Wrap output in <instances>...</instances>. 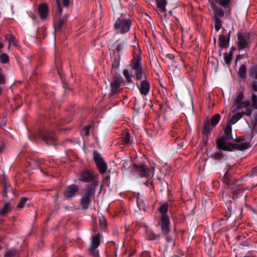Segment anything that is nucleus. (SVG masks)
Masks as SVG:
<instances>
[{"instance_id": "obj_43", "label": "nucleus", "mask_w": 257, "mask_h": 257, "mask_svg": "<svg viewBox=\"0 0 257 257\" xmlns=\"http://www.w3.org/2000/svg\"><path fill=\"white\" fill-rule=\"evenodd\" d=\"M27 201V198L26 197L22 198L20 202L18 203L17 207L19 208H22L24 206Z\"/></svg>"}, {"instance_id": "obj_49", "label": "nucleus", "mask_w": 257, "mask_h": 257, "mask_svg": "<svg viewBox=\"0 0 257 257\" xmlns=\"http://www.w3.org/2000/svg\"><path fill=\"white\" fill-rule=\"evenodd\" d=\"M6 82V78L4 75L0 73V84H5Z\"/></svg>"}, {"instance_id": "obj_17", "label": "nucleus", "mask_w": 257, "mask_h": 257, "mask_svg": "<svg viewBox=\"0 0 257 257\" xmlns=\"http://www.w3.org/2000/svg\"><path fill=\"white\" fill-rule=\"evenodd\" d=\"M121 81L118 78L114 77L111 82V92L116 94L120 90Z\"/></svg>"}, {"instance_id": "obj_21", "label": "nucleus", "mask_w": 257, "mask_h": 257, "mask_svg": "<svg viewBox=\"0 0 257 257\" xmlns=\"http://www.w3.org/2000/svg\"><path fill=\"white\" fill-rule=\"evenodd\" d=\"M249 126L252 132L257 133V112L251 117Z\"/></svg>"}, {"instance_id": "obj_9", "label": "nucleus", "mask_w": 257, "mask_h": 257, "mask_svg": "<svg viewBox=\"0 0 257 257\" xmlns=\"http://www.w3.org/2000/svg\"><path fill=\"white\" fill-rule=\"evenodd\" d=\"M130 172L140 177L149 176V169L144 164H133L130 168Z\"/></svg>"}, {"instance_id": "obj_54", "label": "nucleus", "mask_w": 257, "mask_h": 257, "mask_svg": "<svg viewBox=\"0 0 257 257\" xmlns=\"http://www.w3.org/2000/svg\"><path fill=\"white\" fill-rule=\"evenodd\" d=\"M241 245L243 246H248V241L246 240L241 243Z\"/></svg>"}, {"instance_id": "obj_32", "label": "nucleus", "mask_w": 257, "mask_h": 257, "mask_svg": "<svg viewBox=\"0 0 257 257\" xmlns=\"http://www.w3.org/2000/svg\"><path fill=\"white\" fill-rule=\"evenodd\" d=\"M123 73L126 81L129 83L132 82V78L133 77V75H132V74L130 73L129 71L126 69H124L123 70Z\"/></svg>"}, {"instance_id": "obj_41", "label": "nucleus", "mask_w": 257, "mask_h": 257, "mask_svg": "<svg viewBox=\"0 0 257 257\" xmlns=\"http://www.w3.org/2000/svg\"><path fill=\"white\" fill-rule=\"evenodd\" d=\"M16 253V249H12L6 252L5 254L4 257H14Z\"/></svg>"}, {"instance_id": "obj_31", "label": "nucleus", "mask_w": 257, "mask_h": 257, "mask_svg": "<svg viewBox=\"0 0 257 257\" xmlns=\"http://www.w3.org/2000/svg\"><path fill=\"white\" fill-rule=\"evenodd\" d=\"M233 52L230 51L229 53H225L224 55V59L225 63L229 65L232 60Z\"/></svg>"}, {"instance_id": "obj_37", "label": "nucleus", "mask_w": 257, "mask_h": 257, "mask_svg": "<svg viewBox=\"0 0 257 257\" xmlns=\"http://www.w3.org/2000/svg\"><path fill=\"white\" fill-rule=\"evenodd\" d=\"M9 61V56L6 54L0 55V61L2 63L6 64Z\"/></svg>"}, {"instance_id": "obj_34", "label": "nucleus", "mask_w": 257, "mask_h": 257, "mask_svg": "<svg viewBox=\"0 0 257 257\" xmlns=\"http://www.w3.org/2000/svg\"><path fill=\"white\" fill-rule=\"evenodd\" d=\"M220 119V115L219 114H215L211 118V125L212 126L216 125Z\"/></svg>"}, {"instance_id": "obj_7", "label": "nucleus", "mask_w": 257, "mask_h": 257, "mask_svg": "<svg viewBox=\"0 0 257 257\" xmlns=\"http://www.w3.org/2000/svg\"><path fill=\"white\" fill-rule=\"evenodd\" d=\"M211 7L214 11L213 20L215 22V29L216 31H218L222 27L223 22L220 18L224 17V12L216 4H212Z\"/></svg>"}, {"instance_id": "obj_60", "label": "nucleus", "mask_w": 257, "mask_h": 257, "mask_svg": "<svg viewBox=\"0 0 257 257\" xmlns=\"http://www.w3.org/2000/svg\"><path fill=\"white\" fill-rule=\"evenodd\" d=\"M222 196H223V197L224 198V200H226L227 201H228V200L226 198L225 195L224 194H222Z\"/></svg>"}, {"instance_id": "obj_15", "label": "nucleus", "mask_w": 257, "mask_h": 257, "mask_svg": "<svg viewBox=\"0 0 257 257\" xmlns=\"http://www.w3.org/2000/svg\"><path fill=\"white\" fill-rule=\"evenodd\" d=\"M78 190V186L76 185L72 184L66 187L64 194L66 198H69L74 196Z\"/></svg>"}, {"instance_id": "obj_19", "label": "nucleus", "mask_w": 257, "mask_h": 257, "mask_svg": "<svg viewBox=\"0 0 257 257\" xmlns=\"http://www.w3.org/2000/svg\"><path fill=\"white\" fill-rule=\"evenodd\" d=\"M39 13L42 19H45L48 16V7L47 4H42L39 6Z\"/></svg>"}, {"instance_id": "obj_28", "label": "nucleus", "mask_w": 257, "mask_h": 257, "mask_svg": "<svg viewBox=\"0 0 257 257\" xmlns=\"http://www.w3.org/2000/svg\"><path fill=\"white\" fill-rule=\"evenodd\" d=\"M224 133L226 135V136H224L225 137H227L229 139H230L231 140H233V138L232 136V127L231 126V124H228L227 126L224 128Z\"/></svg>"}, {"instance_id": "obj_29", "label": "nucleus", "mask_w": 257, "mask_h": 257, "mask_svg": "<svg viewBox=\"0 0 257 257\" xmlns=\"http://www.w3.org/2000/svg\"><path fill=\"white\" fill-rule=\"evenodd\" d=\"M246 67L245 65L242 64L238 70V74L240 78L244 79L246 78Z\"/></svg>"}, {"instance_id": "obj_23", "label": "nucleus", "mask_w": 257, "mask_h": 257, "mask_svg": "<svg viewBox=\"0 0 257 257\" xmlns=\"http://www.w3.org/2000/svg\"><path fill=\"white\" fill-rule=\"evenodd\" d=\"M229 39L224 35H220L219 38V46L221 48H225L228 46Z\"/></svg>"}, {"instance_id": "obj_25", "label": "nucleus", "mask_w": 257, "mask_h": 257, "mask_svg": "<svg viewBox=\"0 0 257 257\" xmlns=\"http://www.w3.org/2000/svg\"><path fill=\"white\" fill-rule=\"evenodd\" d=\"M231 0H214V2L224 8H228Z\"/></svg>"}, {"instance_id": "obj_20", "label": "nucleus", "mask_w": 257, "mask_h": 257, "mask_svg": "<svg viewBox=\"0 0 257 257\" xmlns=\"http://www.w3.org/2000/svg\"><path fill=\"white\" fill-rule=\"evenodd\" d=\"M135 38V40L134 41V44L133 45V56L134 59H140L141 58V51L139 47L138 43L136 41Z\"/></svg>"}, {"instance_id": "obj_6", "label": "nucleus", "mask_w": 257, "mask_h": 257, "mask_svg": "<svg viewBox=\"0 0 257 257\" xmlns=\"http://www.w3.org/2000/svg\"><path fill=\"white\" fill-rule=\"evenodd\" d=\"M243 92L242 91L237 92L234 97L233 105L231 107V111L234 113L242 108H249L250 103L247 100L243 101Z\"/></svg>"}, {"instance_id": "obj_38", "label": "nucleus", "mask_w": 257, "mask_h": 257, "mask_svg": "<svg viewBox=\"0 0 257 257\" xmlns=\"http://www.w3.org/2000/svg\"><path fill=\"white\" fill-rule=\"evenodd\" d=\"M160 237V234H156L153 231H150L148 234V238L149 240H155Z\"/></svg>"}, {"instance_id": "obj_12", "label": "nucleus", "mask_w": 257, "mask_h": 257, "mask_svg": "<svg viewBox=\"0 0 257 257\" xmlns=\"http://www.w3.org/2000/svg\"><path fill=\"white\" fill-rule=\"evenodd\" d=\"M251 42V40L249 33L244 34L239 33L237 35V43L239 49H243L247 47Z\"/></svg>"}, {"instance_id": "obj_14", "label": "nucleus", "mask_w": 257, "mask_h": 257, "mask_svg": "<svg viewBox=\"0 0 257 257\" xmlns=\"http://www.w3.org/2000/svg\"><path fill=\"white\" fill-rule=\"evenodd\" d=\"M141 60V58L132 60V68L136 71V78L138 80L141 79L143 75V70L140 65Z\"/></svg>"}, {"instance_id": "obj_39", "label": "nucleus", "mask_w": 257, "mask_h": 257, "mask_svg": "<svg viewBox=\"0 0 257 257\" xmlns=\"http://www.w3.org/2000/svg\"><path fill=\"white\" fill-rule=\"evenodd\" d=\"M250 74L252 77L257 79V66L256 65L251 68Z\"/></svg>"}, {"instance_id": "obj_46", "label": "nucleus", "mask_w": 257, "mask_h": 257, "mask_svg": "<svg viewBox=\"0 0 257 257\" xmlns=\"http://www.w3.org/2000/svg\"><path fill=\"white\" fill-rule=\"evenodd\" d=\"M99 224L100 226H106L107 225L106 220L105 218L103 216H102L101 217L99 218Z\"/></svg>"}, {"instance_id": "obj_61", "label": "nucleus", "mask_w": 257, "mask_h": 257, "mask_svg": "<svg viewBox=\"0 0 257 257\" xmlns=\"http://www.w3.org/2000/svg\"><path fill=\"white\" fill-rule=\"evenodd\" d=\"M2 93V87L0 86V96L1 95Z\"/></svg>"}, {"instance_id": "obj_63", "label": "nucleus", "mask_w": 257, "mask_h": 257, "mask_svg": "<svg viewBox=\"0 0 257 257\" xmlns=\"http://www.w3.org/2000/svg\"><path fill=\"white\" fill-rule=\"evenodd\" d=\"M173 257H180L179 255H174Z\"/></svg>"}, {"instance_id": "obj_44", "label": "nucleus", "mask_w": 257, "mask_h": 257, "mask_svg": "<svg viewBox=\"0 0 257 257\" xmlns=\"http://www.w3.org/2000/svg\"><path fill=\"white\" fill-rule=\"evenodd\" d=\"M137 204H138L139 208L140 209L144 210L145 209V204L142 200L138 199L137 200Z\"/></svg>"}, {"instance_id": "obj_48", "label": "nucleus", "mask_w": 257, "mask_h": 257, "mask_svg": "<svg viewBox=\"0 0 257 257\" xmlns=\"http://www.w3.org/2000/svg\"><path fill=\"white\" fill-rule=\"evenodd\" d=\"M213 157L217 160H219L223 157V154L220 152H217L213 155Z\"/></svg>"}, {"instance_id": "obj_33", "label": "nucleus", "mask_w": 257, "mask_h": 257, "mask_svg": "<svg viewBox=\"0 0 257 257\" xmlns=\"http://www.w3.org/2000/svg\"><path fill=\"white\" fill-rule=\"evenodd\" d=\"M251 106L253 108L257 109V95L255 93L251 95Z\"/></svg>"}, {"instance_id": "obj_2", "label": "nucleus", "mask_w": 257, "mask_h": 257, "mask_svg": "<svg viewBox=\"0 0 257 257\" xmlns=\"http://www.w3.org/2000/svg\"><path fill=\"white\" fill-rule=\"evenodd\" d=\"M168 207V204L165 203L161 205L159 208V211L160 213L159 225L161 227L162 232L165 234H168L170 231V220L167 214Z\"/></svg>"}, {"instance_id": "obj_16", "label": "nucleus", "mask_w": 257, "mask_h": 257, "mask_svg": "<svg viewBox=\"0 0 257 257\" xmlns=\"http://www.w3.org/2000/svg\"><path fill=\"white\" fill-rule=\"evenodd\" d=\"M121 140L125 146L129 147L132 145L133 140L131 139V135L127 130H124L123 131L121 137Z\"/></svg>"}, {"instance_id": "obj_11", "label": "nucleus", "mask_w": 257, "mask_h": 257, "mask_svg": "<svg viewBox=\"0 0 257 257\" xmlns=\"http://www.w3.org/2000/svg\"><path fill=\"white\" fill-rule=\"evenodd\" d=\"M100 245V236L98 233L95 236H93L91 239V244L89 248V253L93 257H99L98 247Z\"/></svg>"}, {"instance_id": "obj_10", "label": "nucleus", "mask_w": 257, "mask_h": 257, "mask_svg": "<svg viewBox=\"0 0 257 257\" xmlns=\"http://www.w3.org/2000/svg\"><path fill=\"white\" fill-rule=\"evenodd\" d=\"M94 161L96 165L99 173L103 175L106 172L107 166L104 161L101 155L97 151H94L93 153Z\"/></svg>"}, {"instance_id": "obj_53", "label": "nucleus", "mask_w": 257, "mask_h": 257, "mask_svg": "<svg viewBox=\"0 0 257 257\" xmlns=\"http://www.w3.org/2000/svg\"><path fill=\"white\" fill-rule=\"evenodd\" d=\"M62 2L65 7H68L69 5V0H62Z\"/></svg>"}, {"instance_id": "obj_58", "label": "nucleus", "mask_w": 257, "mask_h": 257, "mask_svg": "<svg viewBox=\"0 0 257 257\" xmlns=\"http://www.w3.org/2000/svg\"><path fill=\"white\" fill-rule=\"evenodd\" d=\"M4 48V44L0 41V49Z\"/></svg>"}, {"instance_id": "obj_18", "label": "nucleus", "mask_w": 257, "mask_h": 257, "mask_svg": "<svg viewBox=\"0 0 257 257\" xmlns=\"http://www.w3.org/2000/svg\"><path fill=\"white\" fill-rule=\"evenodd\" d=\"M140 93L145 95H147L150 89V84L148 81L144 80L142 81L139 87Z\"/></svg>"}, {"instance_id": "obj_4", "label": "nucleus", "mask_w": 257, "mask_h": 257, "mask_svg": "<svg viewBox=\"0 0 257 257\" xmlns=\"http://www.w3.org/2000/svg\"><path fill=\"white\" fill-rule=\"evenodd\" d=\"M98 175L92 169H84L79 174V180L84 183H92L90 187H95L98 185Z\"/></svg>"}, {"instance_id": "obj_26", "label": "nucleus", "mask_w": 257, "mask_h": 257, "mask_svg": "<svg viewBox=\"0 0 257 257\" xmlns=\"http://www.w3.org/2000/svg\"><path fill=\"white\" fill-rule=\"evenodd\" d=\"M11 209L12 207L10 203H6L2 209L0 210V215H5L6 214L8 213Z\"/></svg>"}, {"instance_id": "obj_24", "label": "nucleus", "mask_w": 257, "mask_h": 257, "mask_svg": "<svg viewBox=\"0 0 257 257\" xmlns=\"http://www.w3.org/2000/svg\"><path fill=\"white\" fill-rule=\"evenodd\" d=\"M43 140L47 144H50L56 140V138L53 135L45 134L43 136Z\"/></svg>"}, {"instance_id": "obj_27", "label": "nucleus", "mask_w": 257, "mask_h": 257, "mask_svg": "<svg viewBox=\"0 0 257 257\" xmlns=\"http://www.w3.org/2000/svg\"><path fill=\"white\" fill-rule=\"evenodd\" d=\"M15 38L14 35L12 34H8L5 36V40H7L9 43L8 49H10V47L12 45H16L15 42Z\"/></svg>"}, {"instance_id": "obj_8", "label": "nucleus", "mask_w": 257, "mask_h": 257, "mask_svg": "<svg viewBox=\"0 0 257 257\" xmlns=\"http://www.w3.org/2000/svg\"><path fill=\"white\" fill-rule=\"evenodd\" d=\"M95 193V189L94 187L90 186L87 187L80 200V204L84 210H86L88 208L90 203V198L94 196Z\"/></svg>"}, {"instance_id": "obj_35", "label": "nucleus", "mask_w": 257, "mask_h": 257, "mask_svg": "<svg viewBox=\"0 0 257 257\" xmlns=\"http://www.w3.org/2000/svg\"><path fill=\"white\" fill-rule=\"evenodd\" d=\"M249 175L251 177H255L257 176V166L250 171ZM257 186V182L255 183L252 184V188L254 187L255 186Z\"/></svg>"}, {"instance_id": "obj_55", "label": "nucleus", "mask_w": 257, "mask_h": 257, "mask_svg": "<svg viewBox=\"0 0 257 257\" xmlns=\"http://www.w3.org/2000/svg\"><path fill=\"white\" fill-rule=\"evenodd\" d=\"M246 255H249L250 257L254 256L252 251H249Z\"/></svg>"}, {"instance_id": "obj_13", "label": "nucleus", "mask_w": 257, "mask_h": 257, "mask_svg": "<svg viewBox=\"0 0 257 257\" xmlns=\"http://www.w3.org/2000/svg\"><path fill=\"white\" fill-rule=\"evenodd\" d=\"M252 113V109L250 108H247L245 111L238 112L234 113L228 121V123L233 124L238 121L243 115L250 116Z\"/></svg>"}, {"instance_id": "obj_42", "label": "nucleus", "mask_w": 257, "mask_h": 257, "mask_svg": "<svg viewBox=\"0 0 257 257\" xmlns=\"http://www.w3.org/2000/svg\"><path fill=\"white\" fill-rule=\"evenodd\" d=\"M67 22V18H63L60 20L58 23V28L59 30H61L63 26H64Z\"/></svg>"}, {"instance_id": "obj_62", "label": "nucleus", "mask_w": 257, "mask_h": 257, "mask_svg": "<svg viewBox=\"0 0 257 257\" xmlns=\"http://www.w3.org/2000/svg\"><path fill=\"white\" fill-rule=\"evenodd\" d=\"M243 257H250L249 255H246Z\"/></svg>"}, {"instance_id": "obj_36", "label": "nucleus", "mask_w": 257, "mask_h": 257, "mask_svg": "<svg viewBox=\"0 0 257 257\" xmlns=\"http://www.w3.org/2000/svg\"><path fill=\"white\" fill-rule=\"evenodd\" d=\"M211 130L210 122L208 121H206L204 122L203 133L207 134L210 132Z\"/></svg>"}, {"instance_id": "obj_51", "label": "nucleus", "mask_w": 257, "mask_h": 257, "mask_svg": "<svg viewBox=\"0 0 257 257\" xmlns=\"http://www.w3.org/2000/svg\"><path fill=\"white\" fill-rule=\"evenodd\" d=\"M252 89L254 91L256 92L257 91V81H254L252 83Z\"/></svg>"}, {"instance_id": "obj_5", "label": "nucleus", "mask_w": 257, "mask_h": 257, "mask_svg": "<svg viewBox=\"0 0 257 257\" xmlns=\"http://www.w3.org/2000/svg\"><path fill=\"white\" fill-rule=\"evenodd\" d=\"M132 25V22L125 15H121L114 24V27L118 33L122 34L128 32Z\"/></svg>"}, {"instance_id": "obj_30", "label": "nucleus", "mask_w": 257, "mask_h": 257, "mask_svg": "<svg viewBox=\"0 0 257 257\" xmlns=\"http://www.w3.org/2000/svg\"><path fill=\"white\" fill-rule=\"evenodd\" d=\"M157 6L162 12H166V6L167 4L165 0H156Z\"/></svg>"}, {"instance_id": "obj_22", "label": "nucleus", "mask_w": 257, "mask_h": 257, "mask_svg": "<svg viewBox=\"0 0 257 257\" xmlns=\"http://www.w3.org/2000/svg\"><path fill=\"white\" fill-rule=\"evenodd\" d=\"M245 189L242 186L239 187L237 189L234 190L232 192L233 198H237L242 196L245 194Z\"/></svg>"}, {"instance_id": "obj_50", "label": "nucleus", "mask_w": 257, "mask_h": 257, "mask_svg": "<svg viewBox=\"0 0 257 257\" xmlns=\"http://www.w3.org/2000/svg\"><path fill=\"white\" fill-rule=\"evenodd\" d=\"M56 2L57 5L58 9L59 11V13H61L62 11V9L61 7V2L60 0H56Z\"/></svg>"}, {"instance_id": "obj_45", "label": "nucleus", "mask_w": 257, "mask_h": 257, "mask_svg": "<svg viewBox=\"0 0 257 257\" xmlns=\"http://www.w3.org/2000/svg\"><path fill=\"white\" fill-rule=\"evenodd\" d=\"M166 241L167 242L171 245L174 246L175 245V240L173 238L169 236H166Z\"/></svg>"}, {"instance_id": "obj_52", "label": "nucleus", "mask_w": 257, "mask_h": 257, "mask_svg": "<svg viewBox=\"0 0 257 257\" xmlns=\"http://www.w3.org/2000/svg\"><path fill=\"white\" fill-rule=\"evenodd\" d=\"M123 168L127 169L128 168V162L126 161H124L122 164Z\"/></svg>"}, {"instance_id": "obj_59", "label": "nucleus", "mask_w": 257, "mask_h": 257, "mask_svg": "<svg viewBox=\"0 0 257 257\" xmlns=\"http://www.w3.org/2000/svg\"><path fill=\"white\" fill-rule=\"evenodd\" d=\"M30 17H31L33 19H35V16L34 14H32L30 15Z\"/></svg>"}, {"instance_id": "obj_1", "label": "nucleus", "mask_w": 257, "mask_h": 257, "mask_svg": "<svg viewBox=\"0 0 257 257\" xmlns=\"http://www.w3.org/2000/svg\"><path fill=\"white\" fill-rule=\"evenodd\" d=\"M230 139L224 136L218 138L216 140L217 147L224 151H233L234 150L243 151L248 149L250 145L247 142L241 141L236 143L229 142Z\"/></svg>"}, {"instance_id": "obj_57", "label": "nucleus", "mask_w": 257, "mask_h": 257, "mask_svg": "<svg viewBox=\"0 0 257 257\" xmlns=\"http://www.w3.org/2000/svg\"><path fill=\"white\" fill-rule=\"evenodd\" d=\"M7 193V192L6 190V189H4V190H3V195H4V196H6Z\"/></svg>"}, {"instance_id": "obj_56", "label": "nucleus", "mask_w": 257, "mask_h": 257, "mask_svg": "<svg viewBox=\"0 0 257 257\" xmlns=\"http://www.w3.org/2000/svg\"><path fill=\"white\" fill-rule=\"evenodd\" d=\"M4 146H2L0 147V153H2L3 151L4 150Z\"/></svg>"}, {"instance_id": "obj_64", "label": "nucleus", "mask_w": 257, "mask_h": 257, "mask_svg": "<svg viewBox=\"0 0 257 257\" xmlns=\"http://www.w3.org/2000/svg\"><path fill=\"white\" fill-rule=\"evenodd\" d=\"M256 66H257V65Z\"/></svg>"}, {"instance_id": "obj_47", "label": "nucleus", "mask_w": 257, "mask_h": 257, "mask_svg": "<svg viewBox=\"0 0 257 257\" xmlns=\"http://www.w3.org/2000/svg\"><path fill=\"white\" fill-rule=\"evenodd\" d=\"M223 182L226 184L228 186H229L230 183V180L228 178V176L227 172H226L224 174V177H223Z\"/></svg>"}, {"instance_id": "obj_3", "label": "nucleus", "mask_w": 257, "mask_h": 257, "mask_svg": "<svg viewBox=\"0 0 257 257\" xmlns=\"http://www.w3.org/2000/svg\"><path fill=\"white\" fill-rule=\"evenodd\" d=\"M122 46L117 41L111 45L109 48L112 60V69H117L119 66L120 56L122 54Z\"/></svg>"}, {"instance_id": "obj_40", "label": "nucleus", "mask_w": 257, "mask_h": 257, "mask_svg": "<svg viewBox=\"0 0 257 257\" xmlns=\"http://www.w3.org/2000/svg\"><path fill=\"white\" fill-rule=\"evenodd\" d=\"M90 126L89 125H87L84 127L81 131V133L82 136H88L89 135V130Z\"/></svg>"}]
</instances>
